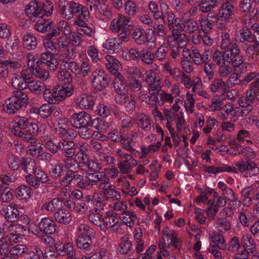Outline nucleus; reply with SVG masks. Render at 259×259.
I'll return each mask as SVG.
<instances>
[{
	"instance_id": "obj_48",
	"label": "nucleus",
	"mask_w": 259,
	"mask_h": 259,
	"mask_svg": "<svg viewBox=\"0 0 259 259\" xmlns=\"http://www.w3.org/2000/svg\"><path fill=\"white\" fill-rule=\"evenodd\" d=\"M63 166L65 173L75 172L79 171L80 167L76 160L72 157L64 160Z\"/></svg>"
},
{
	"instance_id": "obj_58",
	"label": "nucleus",
	"mask_w": 259,
	"mask_h": 259,
	"mask_svg": "<svg viewBox=\"0 0 259 259\" xmlns=\"http://www.w3.org/2000/svg\"><path fill=\"white\" fill-rule=\"evenodd\" d=\"M78 237L92 239V237L95 235V231L94 230L88 225L84 224L80 225L78 227Z\"/></svg>"
},
{
	"instance_id": "obj_52",
	"label": "nucleus",
	"mask_w": 259,
	"mask_h": 259,
	"mask_svg": "<svg viewBox=\"0 0 259 259\" xmlns=\"http://www.w3.org/2000/svg\"><path fill=\"white\" fill-rule=\"evenodd\" d=\"M256 101L250 98L249 96L245 94V96L243 98L239 99L238 101L239 107L246 111L248 109V112L250 113L253 110V107L252 104Z\"/></svg>"
},
{
	"instance_id": "obj_7",
	"label": "nucleus",
	"mask_w": 259,
	"mask_h": 259,
	"mask_svg": "<svg viewBox=\"0 0 259 259\" xmlns=\"http://www.w3.org/2000/svg\"><path fill=\"white\" fill-rule=\"evenodd\" d=\"M25 179L27 182L35 189L41 188L49 180L48 175L40 169L26 175Z\"/></svg>"
},
{
	"instance_id": "obj_11",
	"label": "nucleus",
	"mask_w": 259,
	"mask_h": 259,
	"mask_svg": "<svg viewBox=\"0 0 259 259\" xmlns=\"http://www.w3.org/2000/svg\"><path fill=\"white\" fill-rule=\"evenodd\" d=\"M92 122L91 115L84 111L74 113L70 117V124L75 128L81 127L85 125H91L92 126Z\"/></svg>"
},
{
	"instance_id": "obj_38",
	"label": "nucleus",
	"mask_w": 259,
	"mask_h": 259,
	"mask_svg": "<svg viewBox=\"0 0 259 259\" xmlns=\"http://www.w3.org/2000/svg\"><path fill=\"white\" fill-rule=\"evenodd\" d=\"M53 22L49 19H40L34 25L35 29L38 32L46 33L50 32L53 27Z\"/></svg>"
},
{
	"instance_id": "obj_6",
	"label": "nucleus",
	"mask_w": 259,
	"mask_h": 259,
	"mask_svg": "<svg viewBox=\"0 0 259 259\" xmlns=\"http://www.w3.org/2000/svg\"><path fill=\"white\" fill-rule=\"evenodd\" d=\"M93 87L97 91H101L104 90L108 85L110 79L104 71L100 70H95L90 77Z\"/></svg>"
},
{
	"instance_id": "obj_53",
	"label": "nucleus",
	"mask_w": 259,
	"mask_h": 259,
	"mask_svg": "<svg viewBox=\"0 0 259 259\" xmlns=\"http://www.w3.org/2000/svg\"><path fill=\"white\" fill-rule=\"evenodd\" d=\"M60 203L61 201L59 199L55 198L44 203L41 208L43 210L49 211L54 214V212H56V210L59 208Z\"/></svg>"
},
{
	"instance_id": "obj_36",
	"label": "nucleus",
	"mask_w": 259,
	"mask_h": 259,
	"mask_svg": "<svg viewBox=\"0 0 259 259\" xmlns=\"http://www.w3.org/2000/svg\"><path fill=\"white\" fill-rule=\"evenodd\" d=\"M132 243L130 240L128 235L123 236L120 240L119 251L121 254L134 253L132 250Z\"/></svg>"
},
{
	"instance_id": "obj_49",
	"label": "nucleus",
	"mask_w": 259,
	"mask_h": 259,
	"mask_svg": "<svg viewBox=\"0 0 259 259\" xmlns=\"http://www.w3.org/2000/svg\"><path fill=\"white\" fill-rule=\"evenodd\" d=\"M64 171L63 164L57 163L52 165L51 168L49 170V174L52 178H59L62 182V178L65 175Z\"/></svg>"
},
{
	"instance_id": "obj_41",
	"label": "nucleus",
	"mask_w": 259,
	"mask_h": 259,
	"mask_svg": "<svg viewBox=\"0 0 259 259\" xmlns=\"http://www.w3.org/2000/svg\"><path fill=\"white\" fill-rule=\"evenodd\" d=\"M17 235L14 234H10L6 237L0 239V256L8 253L9 250V243L8 240L10 241L13 240L17 239Z\"/></svg>"
},
{
	"instance_id": "obj_57",
	"label": "nucleus",
	"mask_w": 259,
	"mask_h": 259,
	"mask_svg": "<svg viewBox=\"0 0 259 259\" xmlns=\"http://www.w3.org/2000/svg\"><path fill=\"white\" fill-rule=\"evenodd\" d=\"M60 70L57 73L58 79L64 84H69L72 81V76L70 72H68L64 67L60 66Z\"/></svg>"
},
{
	"instance_id": "obj_16",
	"label": "nucleus",
	"mask_w": 259,
	"mask_h": 259,
	"mask_svg": "<svg viewBox=\"0 0 259 259\" xmlns=\"http://www.w3.org/2000/svg\"><path fill=\"white\" fill-rule=\"evenodd\" d=\"M131 18L124 15H119L117 17L112 20L110 29L112 31L130 29Z\"/></svg>"
},
{
	"instance_id": "obj_56",
	"label": "nucleus",
	"mask_w": 259,
	"mask_h": 259,
	"mask_svg": "<svg viewBox=\"0 0 259 259\" xmlns=\"http://www.w3.org/2000/svg\"><path fill=\"white\" fill-rule=\"evenodd\" d=\"M167 14V21L169 29H173L174 27L177 28H180L181 25V19L179 18H176V16L170 10H169L168 13H165Z\"/></svg>"
},
{
	"instance_id": "obj_50",
	"label": "nucleus",
	"mask_w": 259,
	"mask_h": 259,
	"mask_svg": "<svg viewBox=\"0 0 259 259\" xmlns=\"http://www.w3.org/2000/svg\"><path fill=\"white\" fill-rule=\"evenodd\" d=\"M89 221L96 226L101 227L103 224V214L100 208H96L88 217Z\"/></svg>"
},
{
	"instance_id": "obj_63",
	"label": "nucleus",
	"mask_w": 259,
	"mask_h": 259,
	"mask_svg": "<svg viewBox=\"0 0 259 259\" xmlns=\"http://www.w3.org/2000/svg\"><path fill=\"white\" fill-rule=\"evenodd\" d=\"M43 251L40 247L37 245L31 250H29L26 254V259H42Z\"/></svg>"
},
{
	"instance_id": "obj_60",
	"label": "nucleus",
	"mask_w": 259,
	"mask_h": 259,
	"mask_svg": "<svg viewBox=\"0 0 259 259\" xmlns=\"http://www.w3.org/2000/svg\"><path fill=\"white\" fill-rule=\"evenodd\" d=\"M126 87L128 91L136 92L141 90L142 85L137 79L132 77L126 81Z\"/></svg>"
},
{
	"instance_id": "obj_37",
	"label": "nucleus",
	"mask_w": 259,
	"mask_h": 259,
	"mask_svg": "<svg viewBox=\"0 0 259 259\" xmlns=\"http://www.w3.org/2000/svg\"><path fill=\"white\" fill-rule=\"evenodd\" d=\"M106 59L107 61L106 65L108 70L113 74H118V70L121 67V64L118 60L110 55H107L106 56Z\"/></svg>"
},
{
	"instance_id": "obj_42",
	"label": "nucleus",
	"mask_w": 259,
	"mask_h": 259,
	"mask_svg": "<svg viewBox=\"0 0 259 259\" xmlns=\"http://www.w3.org/2000/svg\"><path fill=\"white\" fill-rule=\"evenodd\" d=\"M103 51L107 53H117L120 49L119 44H117L115 38H109L102 44Z\"/></svg>"
},
{
	"instance_id": "obj_44",
	"label": "nucleus",
	"mask_w": 259,
	"mask_h": 259,
	"mask_svg": "<svg viewBox=\"0 0 259 259\" xmlns=\"http://www.w3.org/2000/svg\"><path fill=\"white\" fill-rule=\"evenodd\" d=\"M217 0H202L198 4L199 10L203 13L209 12L218 6Z\"/></svg>"
},
{
	"instance_id": "obj_61",
	"label": "nucleus",
	"mask_w": 259,
	"mask_h": 259,
	"mask_svg": "<svg viewBox=\"0 0 259 259\" xmlns=\"http://www.w3.org/2000/svg\"><path fill=\"white\" fill-rule=\"evenodd\" d=\"M220 110L219 116L223 120L227 119L229 114L234 115V108L233 104L230 103H227L225 106L220 107Z\"/></svg>"
},
{
	"instance_id": "obj_2",
	"label": "nucleus",
	"mask_w": 259,
	"mask_h": 259,
	"mask_svg": "<svg viewBox=\"0 0 259 259\" xmlns=\"http://www.w3.org/2000/svg\"><path fill=\"white\" fill-rule=\"evenodd\" d=\"M234 7L229 2L222 4L218 13H214L219 23L224 28L227 22H233L235 19Z\"/></svg>"
},
{
	"instance_id": "obj_54",
	"label": "nucleus",
	"mask_w": 259,
	"mask_h": 259,
	"mask_svg": "<svg viewBox=\"0 0 259 259\" xmlns=\"http://www.w3.org/2000/svg\"><path fill=\"white\" fill-rule=\"evenodd\" d=\"M14 198L13 190L5 187L0 189V202L10 203Z\"/></svg>"
},
{
	"instance_id": "obj_34",
	"label": "nucleus",
	"mask_w": 259,
	"mask_h": 259,
	"mask_svg": "<svg viewBox=\"0 0 259 259\" xmlns=\"http://www.w3.org/2000/svg\"><path fill=\"white\" fill-rule=\"evenodd\" d=\"M237 39L241 42L247 41L248 42H252L255 40V36L252 34L250 30L244 27L239 31L237 32Z\"/></svg>"
},
{
	"instance_id": "obj_15",
	"label": "nucleus",
	"mask_w": 259,
	"mask_h": 259,
	"mask_svg": "<svg viewBox=\"0 0 259 259\" xmlns=\"http://www.w3.org/2000/svg\"><path fill=\"white\" fill-rule=\"evenodd\" d=\"M115 101L117 104L123 106L128 112H133L136 109V102L132 94L117 95L115 97Z\"/></svg>"
},
{
	"instance_id": "obj_43",
	"label": "nucleus",
	"mask_w": 259,
	"mask_h": 259,
	"mask_svg": "<svg viewBox=\"0 0 259 259\" xmlns=\"http://www.w3.org/2000/svg\"><path fill=\"white\" fill-rule=\"evenodd\" d=\"M76 245L78 248L84 250V252H91L94 250V246L91 238L78 237Z\"/></svg>"
},
{
	"instance_id": "obj_22",
	"label": "nucleus",
	"mask_w": 259,
	"mask_h": 259,
	"mask_svg": "<svg viewBox=\"0 0 259 259\" xmlns=\"http://www.w3.org/2000/svg\"><path fill=\"white\" fill-rule=\"evenodd\" d=\"M89 14L88 8L85 7H83L82 5L78 4V7H77L74 16L75 19L74 24L79 26H83V25H87L85 23V21L89 18Z\"/></svg>"
},
{
	"instance_id": "obj_10",
	"label": "nucleus",
	"mask_w": 259,
	"mask_h": 259,
	"mask_svg": "<svg viewBox=\"0 0 259 259\" xmlns=\"http://www.w3.org/2000/svg\"><path fill=\"white\" fill-rule=\"evenodd\" d=\"M98 187L102 190L101 192L106 199L118 200L120 197V195L115 190V187L110 183L107 176L99 184Z\"/></svg>"
},
{
	"instance_id": "obj_17",
	"label": "nucleus",
	"mask_w": 259,
	"mask_h": 259,
	"mask_svg": "<svg viewBox=\"0 0 259 259\" xmlns=\"http://www.w3.org/2000/svg\"><path fill=\"white\" fill-rule=\"evenodd\" d=\"M76 105L82 109L91 110L93 109L95 102L94 97L87 94H81L76 98Z\"/></svg>"
},
{
	"instance_id": "obj_45",
	"label": "nucleus",
	"mask_w": 259,
	"mask_h": 259,
	"mask_svg": "<svg viewBox=\"0 0 259 259\" xmlns=\"http://www.w3.org/2000/svg\"><path fill=\"white\" fill-rule=\"evenodd\" d=\"M58 55L59 60L62 62V63L69 62L76 56L75 49L71 47L63 51L58 52Z\"/></svg>"
},
{
	"instance_id": "obj_32",
	"label": "nucleus",
	"mask_w": 259,
	"mask_h": 259,
	"mask_svg": "<svg viewBox=\"0 0 259 259\" xmlns=\"http://www.w3.org/2000/svg\"><path fill=\"white\" fill-rule=\"evenodd\" d=\"M17 197L20 200H27L33 194L31 188L26 185H21L16 189Z\"/></svg>"
},
{
	"instance_id": "obj_31",
	"label": "nucleus",
	"mask_w": 259,
	"mask_h": 259,
	"mask_svg": "<svg viewBox=\"0 0 259 259\" xmlns=\"http://www.w3.org/2000/svg\"><path fill=\"white\" fill-rule=\"evenodd\" d=\"M137 123L144 131L148 132L151 130L152 121L149 117L144 113H138L136 117Z\"/></svg>"
},
{
	"instance_id": "obj_18",
	"label": "nucleus",
	"mask_w": 259,
	"mask_h": 259,
	"mask_svg": "<svg viewBox=\"0 0 259 259\" xmlns=\"http://www.w3.org/2000/svg\"><path fill=\"white\" fill-rule=\"evenodd\" d=\"M241 242L243 250L241 252L251 254L254 255L256 253V245L255 241L249 234L242 236Z\"/></svg>"
},
{
	"instance_id": "obj_29",
	"label": "nucleus",
	"mask_w": 259,
	"mask_h": 259,
	"mask_svg": "<svg viewBox=\"0 0 259 259\" xmlns=\"http://www.w3.org/2000/svg\"><path fill=\"white\" fill-rule=\"evenodd\" d=\"M54 217L55 220L59 223L68 224L72 220V217L69 212L63 208H58L56 212H54Z\"/></svg>"
},
{
	"instance_id": "obj_26",
	"label": "nucleus",
	"mask_w": 259,
	"mask_h": 259,
	"mask_svg": "<svg viewBox=\"0 0 259 259\" xmlns=\"http://www.w3.org/2000/svg\"><path fill=\"white\" fill-rule=\"evenodd\" d=\"M106 176L103 172H95L89 174L88 177H85L84 186L85 189H89L91 188L93 185H95L99 183V184L103 181L104 178Z\"/></svg>"
},
{
	"instance_id": "obj_39",
	"label": "nucleus",
	"mask_w": 259,
	"mask_h": 259,
	"mask_svg": "<svg viewBox=\"0 0 259 259\" xmlns=\"http://www.w3.org/2000/svg\"><path fill=\"white\" fill-rule=\"evenodd\" d=\"M245 94L255 101H259V77L249 84Z\"/></svg>"
},
{
	"instance_id": "obj_20",
	"label": "nucleus",
	"mask_w": 259,
	"mask_h": 259,
	"mask_svg": "<svg viewBox=\"0 0 259 259\" xmlns=\"http://www.w3.org/2000/svg\"><path fill=\"white\" fill-rule=\"evenodd\" d=\"M217 26L219 28H222V25L214 15V13L210 12L207 16L206 19L202 20L201 22V27L204 33H207L212 28L213 26Z\"/></svg>"
},
{
	"instance_id": "obj_40",
	"label": "nucleus",
	"mask_w": 259,
	"mask_h": 259,
	"mask_svg": "<svg viewBox=\"0 0 259 259\" xmlns=\"http://www.w3.org/2000/svg\"><path fill=\"white\" fill-rule=\"evenodd\" d=\"M144 30L141 27H136L133 29L131 35L135 42L139 45L144 44L146 41H149L144 34Z\"/></svg>"
},
{
	"instance_id": "obj_62",
	"label": "nucleus",
	"mask_w": 259,
	"mask_h": 259,
	"mask_svg": "<svg viewBox=\"0 0 259 259\" xmlns=\"http://www.w3.org/2000/svg\"><path fill=\"white\" fill-rule=\"evenodd\" d=\"M11 84L15 89L17 90V91L23 92V90L27 89L28 82H26L17 75L13 77Z\"/></svg>"
},
{
	"instance_id": "obj_21",
	"label": "nucleus",
	"mask_w": 259,
	"mask_h": 259,
	"mask_svg": "<svg viewBox=\"0 0 259 259\" xmlns=\"http://www.w3.org/2000/svg\"><path fill=\"white\" fill-rule=\"evenodd\" d=\"M137 164V161L133 159L131 155L125 154L123 155V159L118 163V167L122 174H127Z\"/></svg>"
},
{
	"instance_id": "obj_64",
	"label": "nucleus",
	"mask_w": 259,
	"mask_h": 259,
	"mask_svg": "<svg viewBox=\"0 0 259 259\" xmlns=\"http://www.w3.org/2000/svg\"><path fill=\"white\" fill-rule=\"evenodd\" d=\"M45 86L42 82H38L34 80H30L28 82L27 89H28L31 92L37 94H40L45 89Z\"/></svg>"
},
{
	"instance_id": "obj_59",
	"label": "nucleus",
	"mask_w": 259,
	"mask_h": 259,
	"mask_svg": "<svg viewBox=\"0 0 259 259\" xmlns=\"http://www.w3.org/2000/svg\"><path fill=\"white\" fill-rule=\"evenodd\" d=\"M139 59L147 64H152L154 60V54L151 51L143 49L140 52Z\"/></svg>"
},
{
	"instance_id": "obj_35",
	"label": "nucleus",
	"mask_w": 259,
	"mask_h": 259,
	"mask_svg": "<svg viewBox=\"0 0 259 259\" xmlns=\"http://www.w3.org/2000/svg\"><path fill=\"white\" fill-rule=\"evenodd\" d=\"M1 69L4 71L3 77L8 75V71H14L15 69L21 67V64L18 61L5 60L0 62Z\"/></svg>"
},
{
	"instance_id": "obj_4",
	"label": "nucleus",
	"mask_w": 259,
	"mask_h": 259,
	"mask_svg": "<svg viewBox=\"0 0 259 259\" xmlns=\"http://www.w3.org/2000/svg\"><path fill=\"white\" fill-rule=\"evenodd\" d=\"M74 91V87L72 85L64 88L63 87H58L55 88L53 90L50 97V100H48L49 104H58L60 102L64 101L67 97L71 96Z\"/></svg>"
},
{
	"instance_id": "obj_5",
	"label": "nucleus",
	"mask_w": 259,
	"mask_h": 259,
	"mask_svg": "<svg viewBox=\"0 0 259 259\" xmlns=\"http://www.w3.org/2000/svg\"><path fill=\"white\" fill-rule=\"evenodd\" d=\"M145 75V81L147 84L149 93L151 95L155 96L161 90V80L152 70L146 71Z\"/></svg>"
},
{
	"instance_id": "obj_33",
	"label": "nucleus",
	"mask_w": 259,
	"mask_h": 259,
	"mask_svg": "<svg viewBox=\"0 0 259 259\" xmlns=\"http://www.w3.org/2000/svg\"><path fill=\"white\" fill-rule=\"evenodd\" d=\"M6 162L11 170L15 171L21 167V159L17 155L9 153L6 155Z\"/></svg>"
},
{
	"instance_id": "obj_23",
	"label": "nucleus",
	"mask_w": 259,
	"mask_h": 259,
	"mask_svg": "<svg viewBox=\"0 0 259 259\" xmlns=\"http://www.w3.org/2000/svg\"><path fill=\"white\" fill-rule=\"evenodd\" d=\"M55 54L46 51L41 53L40 58L41 63L46 65L50 70L53 71L56 70L59 64L57 59L54 57Z\"/></svg>"
},
{
	"instance_id": "obj_9",
	"label": "nucleus",
	"mask_w": 259,
	"mask_h": 259,
	"mask_svg": "<svg viewBox=\"0 0 259 259\" xmlns=\"http://www.w3.org/2000/svg\"><path fill=\"white\" fill-rule=\"evenodd\" d=\"M57 5L59 13L67 20H70L74 17L78 7V3L73 1L68 2L66 0L59 1Z\"/></svg>"
},
{
	"instance_id": "obj_30",
	"label": "nucleus",
	"mask_w": 259,
	"mask_h": 259,
	"mask_svg": "<svg viewBox=\"0 0 259 259\" xmlns=\"http://www.w3.org/2000/svg\"><path fill=\"white\" fill-rule=\"evenodd\" d=\"M37 38L31 32H26L22 38V45L28 50H34L37 46Z\"/></svg>"
},
{
	"instance_id": "obj_13",
	"label": "nucleus",
	"mask_w": 259,
	"mask_h": 259,
	"mask_svg": "<svg viewBox=\"0 0 259 259\" xmlns=\"http://www.w3.org/2000/svg\"><path fill=\"white\" fill-rule=\"evenodd\" d=\"M231 170L228 172L237 173V171L243 172L247 170L252 172L255 171V169L258 168L255 162L249 159H242L239 161L232 164Z\"/></svg>"
},
{
	"instance_id": "obj_8",
	"label": "nucleus",
	"mask_w": 259,
	"mask_h": 259,
	"mask_svg": "<svg viewBox=\"0 0 259 259\" xmlns=\"http://www.w3.org/2000/svg\"><path fill=\"white\" fill-rule=\"evenodd\" d=\"M1 214L5 217L6 220L10 222H15L19 218L21 220L23 218L25 220L26 224L28 223V219L25 215H20V212L16 204L10 203L9 205L4 206L1 210Z\"/></svg>"
},
{
	"instance_id": "obj_46",
	"label": "nucleus",
	"mask_w": 259,
	"mask_h": 259,
	"mask_svg": "<svg viewBox=\"0 0 259 259\" xmlns=\"http://www.w3.org/2000/svg\"><path fill=\"white\" fill-rule=\"evenodd\" d=\"M118 217L129 227L134 225V222L137 218L134 211L129 210L122 211Z\"/></svg>"
},
{
	"instance_id": "obj_25",
	"label": "nucleus",
	"mask_w": 259,
	"mask_h": 259,
	"mask_svg": "<svg viewBox=\"0 0 259 259\" xmlns=\"http://www.w3.org/2000/svg\"><path fill=\"white\" fill-rule=\"evenodd\" d=\"M21 163V169L28 175H30L38 169L35 159L30 157H22Z\"/></svg>"
},
{
	"instance_id": "obj_28",
	"label": "nucleus",
	"mask_w": 259,
	"mask_h": 259,
	"mask_svg": "<svg viewBox=\"0 0 259 259\" xmlns=\"http://www.w3.org/2000/svg\"><path fill=\"white\" fill-rule=\"evenodd\" d=\"M55 249L59 255L64 256L75 255L73 245L69 242L56 243L54 245Z\"/></svg>"
},
{
	"instance_id": "obj_55",
	"label": "nucleus",
	"mask_w": 259,
	"mask_h": 259,
	"mask_svg": "<svg viewBox=\"0 0 259 259\" xmlns=\"http://www.w3.org/2000/svg\"><path fill=\"white\" fill-rule=\"evenodd\" d=\"M12 132L15 136L21 138L25 142L30 143V144H35L36 142V139L35 138V136H32L23 131L14 128L12 130Z\"/></svg>"
},
{
	"instance_id": "obj_1",
	"label": "nucleus",
	"mask_w": 259,
	"mask_h": 259,
	"mask_svg": "<svg viewBox=\"0 0 259 259\" xmlns=\"http://www.w3.org/2000/svg\"><path fill=\"white\" fill-rule=\"evenodd\" d=\"M28 103V98L25 92L14 91L13 95L5 100L3 110L8 114H15L20 109L26 107Z\"/></svg>"
},
{
	"instance_id": "obj_14",
	"label": "nucleus",
	"mask_w": 259,
	"mask_h": 259,
	"mask_svg": "<svg viewBox=\"0 0 259 259\" xmlns=\"http://www.w3.org/2000/svg\"><path fill=\"white\" fill-rule=\"evenodd\" d=\"M42 3L35 0L31 1L26 6L25 11L30 19L35 21L36 18H42L43 16Z\"/></svg>"
},
{
	"instance_id": "obj_51",
	"label": "nucleus",
	"mask_w": 259,
	"mask_h": 259,
	"mask_svg": "<svg viewBox=\"0 0 259 259\" xmlns=\"http://www.w3.org/2000/svg\"><path fill=\"white\" fill-rule=\"evenodd\" d=\"M210 89L213 93H223L226 91L225 82L221 78L214 79L210 86Z\"/></svg>"
},
{
	"instance_id": "obj_19",
	"label": "nucleus",
	"mask_w": 259,
	"mask_h": 259,
	"mask_svg": "<svg viewBox=\"0 0 259 259\" xmlns=\"http://www.w3.org/2000/svg\"><path fill=\"white\" fill-rule=\"evenodd\" d=\"M38 227L40 232L46 235L53 234L56 231V224L55 222L49 218H44L41 219L38 224Z\"/></svg>"
},
{
	"instance_id": "obj_24",
	"label": "nucleus",
	"mask_w": 259,
	"mask_h": 259,
	"mask_svg": "<svg viewBox=\"0 0 259 259\" xmlns=\"http://www.w3.org/2000/svg\"><path fill=\"white\" fill-rule=\"evenodd\" d=\"M59 150L67 158H71L75 154L76 147L73 141L63 140L59 142Z\"/></svg>"
},
{
	"instance_id": "obj_27",
	"label": "nucleus",
	"mask_w": 259,
	"mask_h": 259,
	"mask_svg": "<svg viewBox=\"0 0 259 259\" xmlns=\"http://www.w3.org/2000/svg\"><path fill=\"white\" fill-rule=\"evenodd\" d=\"M118 221L117 213L112 210L108 211L103 216V225L105 229H109L115 226L118 223Z\"/></svg>"
},
{
	"instance_id": "obj_3",
	"label": "nucleus",
	"mask_w": 259,
	"mask_h": 259,
	"mask_svg": "<svg viewBox=\"0 0 259 259\" xmlns=\"http://www.w3.org/2000/svg\"><path fill=\"white\" fill-rule=\"evenodd\" d=\"M239 10L243 13H248L244 15V22L246 25H251V19L257 15L254 0H241L238 3Z\"/></svg>"
},
{
	"instance_id": "obj_12",
	"label": "nucleus",
	"mask_w": 259,
	"mask_h": 259,
	"mask_svg": "<svg viewBox=\"0 0 259 259\" xmlns=\"http://www.w3.org/2000/svg\"><path fill=\"white\" fill-rule=\"evenodd\" d=\"M84 181L85 178L83 177V174L79 171L69 174L65 173L62 178V183L64 185L68 186L73 182L78 188L81 189H85Z\"/></svg>"
},
{
	"instance_id": "obj_47",
	"label": "nucleus",
	"mask_w": 259,
	"mask_h": 259,
	"mask_svg": "<svg viewBox=\"0 0 259 259\" xmlns=\"http://www.w3.org/2000/svg\"><path fill=\"white\" fill-rule=\"evenodd\" d=\"M122 78V75L119 73H118V76L114 82V88L118 95L124 96L127 95L126 93L128 92V90L126 87V82L124 83Z\"/></svg>"
}]
</instances>
